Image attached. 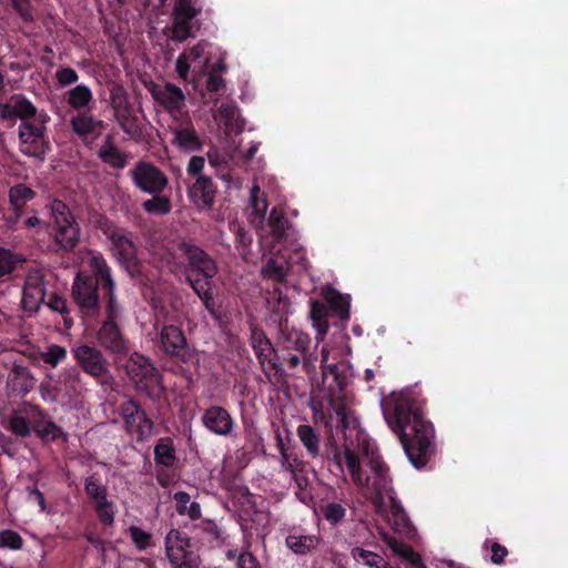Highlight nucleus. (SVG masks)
Listing matches in <instances>:
<instances>
[{
  "label": "nucleus",
  "mask_w": 568,
  "mask_h": 568,
  "mask_svg": "<svg viewBox=\"0 0 568 568\" xmlns=\"http://www.w3.org/2000/svg\"><path fill=\"white\" fill-rule=\"evenodd\" d=\"M89 222L94 227L101 230L103 233L112 225V222L104 215L97 211H93L89 215Z\"/></svg>",
  "instance_id": "nucleus-60"
},
{
  "label": "nucleus",
  "mask_w": 568,
  "mask_h": 568,
  "mask_svg": "<svg viewBox=\"0 0 568 568\" xmlns=\"http://www.w3.org/2000/svg\"><path fill=\"white\" fill-rule=\"evenodd\" d=\"M164 545L171 568H200L201 558L191 549V539L179 529L166 534Z\"/></svg>",
  "instance_id": "nucleus-5"
},
{
  "label": "nucleus",
  "mask_w": 568,
  "mask_h": 568,
  "mask_svg": "<svg viewBox=\"0 0 568 568\" xmlns=\"http://www.w3.org/2000/svg\"><path fill=\"white\" fill-rule=\"evenodd\" d=\"M390 513L392 517L389 518V523L395 527V529H404L407 526V516L400 506V504L390 495Z\"/></svg>",
  "instance_id": "nucleus-49"
},
{
  "label": "nucleus",
  "mask_w": 568,
  "mask_h": 568,
  "mask_svg": "<svg viewBox=\"0 0 568 568\" xmlns=\"http://www.w3.org/2000/svg\"><path fill=\"white\" fill-rule=\"evenodd\" d=\"M104 235L113 243L115 248H123L125 245L133 246L130 233L121 227L111 225Z\"/></svg>",
  "instance_id": "nucleus-45"
},
{
  "label": "nucleus",
  "mask_w": 568,
  "mask_h": 568,
  "mask_svg": "<svg viewBox=\"0 0 568 568\" xmlns=\"http://www.w3.org/2000/svg\"><path fill=\"white\" fill-rule=\"evenodd\" d=\"M334 459L339 468H342V463L345 464L353 484L358 489L361 486L367 485L366 473L362 470L359 457L349 446H345L342 454L336 453Z\"/></svg>",
  "instance_id": "nucleus-23"
},
{
  "label": "nucleus",
  "mask_w": 568,
  "mask_h": 568,
  "mask_svg": "<svg viewBox=\"0 0 568 568\" xmlns=\"http://www.w3.org/2000/svg\"><path fill=\"white\" fill-rule=\"evenodd\" d=\"M345 508L337 503L327 504L323 509L325 519L333 524L342 521L345 517Z\"/></svg>",
  "instance_id": "nucleus-54"
},
{
  "label": "nucleus",
  "mask_w": 568,
  "mask_h": 568,
  "mask_svg": "<svg viewBox=\"0 0 568 568\" xmlns=\"http://www.w3.org/2000/svg\"><path fill=\"white\" fill-rule=\"evenodd\" d=\"M202 422L204 426L212 433L221 436L231 434L233 429V419L229 412L220 406H211L207 408L203 416Z\"/></svg>",
  "instance_id": "nucleus-22"
},
{
  "label": "nucleus",
  "mask_w": 568,
  "mask_h": 568,
  "mask_svg": "<svg viewBox=\"0 0 568 568\" xmlns=\"http://www.w3.org/2000/svg\"><path fill=\"white\" fill-rule=\"evenodd\" d=\"M389 425L399 435L410 463L416 468L425 466L430 454L433 427L424 420L419 409L406 402H398Z\"/></svg>",
  "instance_id": "nucleus-1"
},
{
  "label": "nucleus",
  "mask_w": 568,
  "mask_h": 568,
  "mask_svg": "<svg viewBox=\"0 0 568 568\" xmlns=\"http://www.w3.org/2000/svg\"><path fill=\"white\" fill-rule=\"evenodd\" d=\"M160 343L163 351L172 357L185 361L190 355L184 333L178 326H164L160 332Z\"/></svg>",
  "instance_id": "nucleus-19"
},
{
  "label": "nucleus",
  "mask_w": 568,
  "mask_h": 568,
  "mask_svg": "<svg viewBox=\"0 0 568 568\" xmlns=\"http://www.w3.org/2000/svg\"><path fill=\"white\" fill-rule=\"evenodd\" d=\"M491 556L490 560L495 565H501L505 561V557L508 555V550L505 546L499 542H493L490 546Z\"/></svg>",
  "instance_id": "nucleus-62"
},
{
  "label": "nucleus",
  "mask_w": 568,
  "mask_h": 568,
  "mask_svg": "<svg viewBox=\"0 0 568 568\" xmlns=\"http://www.w3.org/2000/svg\"><path fill=\"white\" fill-rule=\"evenodd\" d=\"M201 527L204 532L212 537V540L223 541V531L222 529L212 520H205L201 524Z\"/></svg>",
  "instance_id": "nucleus-63"
},
{
  "label": "nucleus",
  "mask_w": 568,
  "mask_h": 568,
  "mask_svg": "<svg viewBox=\"0 0 568 568\" xmlns=\"http://www.w3.org/2000/svg\"><path fill=\"white\" fill-rule=\"evenodd\" d=\"M85 493L94 500L95 504L104 501L106 498V487L99 484L98 479L90 476L84 483Z\"/></svg>",
  "instance_id": "nucleus-47"
},
{
  "label": "nucleus",
  "mask_w": 568,
  "mask_h": 568,
  "mask_svg": "<svg viewBox=\"0 0 568 568\" xmlns=\"http://www.w3.org/2000/svg\"><path fill=\"white\" fill-rule=\"evenodd\" d=\"M126 374L135 389L152 399L159 398L164 388L161 375L150 358L142 354H131L126 365Z\"/></svg>",
  "instance_id": "nucleus-3"
},
{
  "label": "nucleus",
  "mask_w": 568,
  "mask_h": 568,
  "mask_svg": "<svg viewBox=\"0 0 568 568\" xmlns=\"http://www.w3.org/2000/svg\"><path fill=\"white\" fill-rule=\"evenodd\" d=\"M45 207L52 219V234L60 248H74L80 241L81 227L69 205L59 199L51 200Z\"/></svg>",
  "instance_id": "nucleus-2"
},
{
  "label": "nucleus",
  "mask_w": 568,
  "mask_h": 568,
  "mask_svg": "<svg viewBox=\"0 0 568 568\" xmlns=\"http://www.w3.org/2000/svg\"><path fill=\"white\" fill-rule=\"evenodd\" d=\"M23 262L24 258L13 254L12 251H0V277L11 273L18 264Z\"/></svg>",
  "instance_id": "nucleus-46"
},
{
  "label": "nucleus",
  "mask_w": 568,
  "mask_h": 568,
  "mask_svg": "<svg viewBox=\"0 0 568 568\" xmlns=\"http://www.w3.org/2000/svg\"><path fill=\"white\" fill-rule=\"evenodd\" d=\"M285 545L296 555H307L315 550L320 545L317 535H290L285 539Z\"/></svg>",
  "instance_id": "nucleus-29"
},
{
  "label": "nucleus",
  "mask_w": 568,
  "mask_h": 568,
  "mask_svg": "<svg viewBox=\"0 0 568 568\" xmlns=\"http://www.w3.org/2000/svg\"><path fill=\"white\" fill-rule=\"evenodd\" d=\"M90 265L92 271L104 281L105 286L109 288L110 303H113L114 283L106 263L100 256H92Z\"/></svg>",
  "instance_id": "nucleus-38"
},
{
  "label": "nucleus",
  "mask_w": 568,
  "mask_h": 568,
  "mask_svg": "<svg viewBox=\"0 0 568 568\" xmlns=\"http://www.w3.org/2000/svg\"><path fill=\"white\" fill-rule=\"evenodd\" d=\"M99 158L105 164L114 169H123L126 165V155L121 152L113 143V138L108 135L104 144L98 152Z\"/></svg>",
  "instance_id": "nucleus-28"
},
{
  "label": "nucleus",
  "mask_w": 568,
  "mask_h": 568,
  "mask_svg": "<svg viewBox=\"0 0 568 568\" xmlns=\"http://www.w3.org/2000/svg\"><path fill=\"white\" fill-rule=\"evenodd\" d=\"M351 555L357 562H363L364 565L374 568H382L383 558L376 552L366 550L361 547H355L351 550Z\"/></svg>",
  "instance_id": "nucleus-42"
},
{
  "label": "nucleus",
  "mask_w": 568,
  "mask_h": 568,
  "mask_svg": "<svg viewBox=\"0 0 568 568\" xmlns=\"http://www.w3.org/2000/svg\"><path fill=\"white\" fill-rule=\"evenodd\" d=\"M33 430L43 439L55 440L62 436V429L51 420H40L33 425Z\"/></svg>",
  "instance_id": "nucleus-44"
},
{
  "label": "nucleus",
  "mask_w": 568,
  "mask_h": 568,
  "mask_svg": "<svg viewBox=\"0 0 568 568\" xmlns=\"http://www.w3.org/2000/svg\"><path fill=\"white\" fill-rule=\"evenodd\" d=\"M367 455L366 465L368 474H366L367 485L361 486L362 491L374 495V504L381 507L384 503V495L394 494L392 487V477L385 462L378 454L371 453Z\"/></svg>",
  "instance_id": "nucleus-4"
},
{
  "label": "nucleus",
  "mask_w": 568,
  "mask_h": 568,
  "mask_svg": "<svg viewBox=\"0 0 568 568\" xmlns=\"http://www.w3.org/2000/svg\"><path fill=\"white\" fill-rule=\"evenodd\" d=\"M37 193L26 184H17L9 191V201L11 205L20 210L27 202L32 201Z\"/></svg>",
  "instance_id": "nucleus-36"
},
{
  "label": "nucleus",
  "mask_w": 568,
  "mask_h": 568,
  "mask_svg": "<svg viewBox=\"0 0 568 568\" xmlns=\"http://www.w3.org/2000/svg\"><path fill=\"white\" fill-rule=\"evenodd\" d=\"M22 148L21 152L28 156L44 160L45 154L50 151V143L45 135L41 138H31L28 141H20Z\"/></svg>",
  "instance_id": "nucleus-33"
},
{
  "label": "nucleus",
  "mask_w": 568,
  "mask_h": 568,
  "mask_svg": "<svg viewBox=\"0 0 568 568\" xmlns=\"http://www.w3.org/2000/svg\"><path fill=\"white\" fill-rule=\"evenodd\" d=\"M281 466L288 471L292 478L301 486L298 474L304 471L305 464L295 454L287 453L281 456Z\"/></svg>",
  "instance_id": "nucleus-40"
},
{
  "label": "nucleus",
  "mask_w": 568,
  "mask_h": 568,
  "mask_svg": "<svg viewBox=\"0 0 568 568\" xmlns=\"http://www.w3.org/2000/svg\"><path fill=\"white\" fill-rule=\"evenodd\" d=\"M121 413L126 430L134 435L138 440H144L151 436L153 433V422L135 400H125L121 406Z\"/></svg>",
  "instance_id": "nucleus-11"
},
{
  "label": "nucleus",
  "mask_w": 568,
  "mask_h": 568,
  "mask_svg": "<svg viewBox=\"0 0 568 568\" xmlns=\"http://www.w3.org/2000/svg\"><path fill=\"white\" fill-rule=\"evenodd\" d=\"M288 270V263L280 256H272L262 267V274L264 277L276 282H283L285 280Z\"/></svg>",
  "instance_id": "nucleus-32"
},
{
  "label": "nucleus",
  "mask_w": 568,
  "mask_h": 568,
  "mask_svg": "<svg viewBox=\"0 0 568 568\" xmlns=\"http://www.w3.org/2000/svg\"><path fill=\"white\" fill-rule=\"evenodd\" d=\"M156 464L171 467L175 463V450L170 439H161L154 447Z\"/></svg>",
  "instance_id": "nucleus-37"
},
{
  "label": "nucleus",
  "mask_w": 568,
  "mask_h": 568,
  "mask_svg": "<svg viewBox=\"0 0 568 568\" xmlns=\"http://www.w3.org/2000/svg\"><path fill=\"white\" fill-rule=\"evenodd\" d=\"M98 290L99 284L92 277L77 275L72 286V296L83 312L89 313L99 308Z\"/></svg>",
  "instance_id": "nucleus-14"
},
{
  "label": "nucleus",
  "mask_w": 568,
  "mask_h": 568,
  "mask_svg": "<svg viewBox=\"0 0 568 568\" xmlns=\"http://www.w3.org/2000/svg\"><path fill=\"white\" fill-rule=\"evenodd\" d=\"M10 2L22 21L32 22L34 20L31 0H10Z\"/></svg>",
  "instance_id": "nucleus-52"
},
{
  "label": "nucleus",
  "mask_w": 568,
  "mask_h": 568,
  "mask_svg": "<svg viewBox=\"0 0 568 568\" xmlns=\"http://www.w3.org/2000/svg\"><path fill=\"white\" fill-rule=\"evenodd\" d=\"M47 123H39L36 120H24L21 121L18 134L20 141H28L31 138H41L44 135Z\"/></svg>",
  "instance_id": "nucleus-39"
},
{
  "label": "nucleus",
  "mask_w": 568,
  "mask_h": 568,
  "mask_svg": "<svg viewBox=\"0 0 568 568\" xmlns=\"http://www.w3.org/2000/svg\"><path fill=\"white\" fill-rule=\"evenodd\" d=\"M151 94L174 119L182 113L185 95L178 85L168 82L163 87H154Z\"/></svg>",
  "instance_id": "nucleus-16"
},
{
  "label": "nucleus",
  "mask_w": 568,
  "mask_h": 568,
  "mask_svg": "<svg viewBox=\"0 0 568 568\" xmlns=\"http://www.w3.org/2000/svg\"><path fill=\"white\" fill-rule=\"evenodd\" d=\"M114 116L119 126L128 136L133 140H139L142 136V128L135 115L133 105L114 112Z\"/></svg>",
  "instance_id": "nucleus-26"
},
{
  "label": "nucleus",
  "mask_w": 568,
  "mask_h": 568,
  "mask_svg": "<svg viewBox=\"0 0 568 568\" xmlns=\"http://www.w3.org/2000/svg\"><path fill=\"white\" fill-rule=\"evenodd\" d=\"M217 193V187L213 180L206 175H199L192 185L187 189L189 200L199 209V210H210L212 209L215 196Z\"/></svg>",
  "instance_id": "nucleus-17"
},
{
  "label": "nucleus",
  "mask_w": 568,
  "mask_h": 568,
  "mask_svg": "<svg viewBox=\"0 0 568 568\" xmlns=\"http://www.w3.org/2000/svg\"><path fill=\"white\" fill-rule=\"evenodd\" d=\"M41 359L51 365L52 367H57L61 361L67 357V349L60 345H50L45 352L40 354Z\"/></svg>",
  "instance_id": "nucleus-48"
},
{
  "label": "nucleus",
  "mask_w": 568,
  "mask_h": 568,
  "mask_svg": "<svg viewBox=\"0 0 568 568\" xmlns=\"http://www.w3.org/2000/svg\"><path fill=\"white\" fill-rule=\"evenodd\" d=\"M142 207L146 213L155 215H166L172 210L171 199L168 195H152L151 199L142 203Z\"/></svg>",
  "instance_id": "nucleus-35"
},
{
  "label": "nucleus",
  "mask_w": 568,
  "mask_h": 568,
  "mask_svg": "<svg viewBox=\"0 0 568 568\" xmlns=\"http://www.w3.org/2000/svg\"><path fill=\"white\" fill-rule=\"evenodd\" d=\"M236 568H261V566L252 552L243 551L236 557Z\"/></svg>",
  "instance_id": "nucleus-58"
},
{
  "label": "nucleus",
  "mask_w": 568,
  "mask_h": 568,
  "mask_svg": "<svg viewBox=\"0 0 568 568\" xmlns=\"http://www.w3.org/2000/svg\"><path fill=\"white\" fill-rule=\"evenodd\" d=\"M322 294L331 308L342 318L347 320L349 316V303L347 297L339 294L333 287H324Z\"/></svg>",
  "instance_id": "nucleus-31"
},
{
  "label": "nucleus",
  "mask_w": 568,
  "mask_h": 568,
  "mask_svg": "<svg viewBox=\"0 0 568 568\" xmlns=\"http://www.w3.org/2000/svg\"><path fill=\"white\" fill-rule=\"evenodd\" d=\"M23 546V539L21 536L11 529L0 531V547L9 548L12 550L21 549Z\"/></svg>",
  "instance_id": "nucleus-50"
},
{
  "label": "nucleus",
  "mask_w": 568,
  "mask_h": 568,
  "mask_svg": "<svg viewBox=\"0 0 568 568\" xmlns=\"http://www.w3.org/2000/svg\"><path fill=\"white\" fill-rule=\"evenodd\" d=\"M55 79L61 87H68L78 82L79 74L74 69L65 67L55 72Z\"/></svg>",
  "instance_id": "nucleus-55"
},
{
  "label": "nucleus",
  "mask_w": 568,
  "mask_h": 568,
  "mask_svg": "<svg viewBox=\"0 0 568 568\" xmlns=\"http://www.w3.org/2000/svg\"><path fill=\"white\" fill-rule=\"evenodd\" d=\"M172 133L173 139L171 143L180 152L196 153L202 151L205 142L199 135L190 119H186L185 121L181 122L180 125L173 128Z\"/></svg>",
  "instance_id": "nucleus-15"
},
{
  "label": "nucleus",
  "mask_w": 568,
  "mask_h": 568,
  "mask_svg": "<svg viewBox=\"0 0 568 568\" xmlns=\"http://www.w3.org/2000/svg\"><path fill=\"white\" fill-rule=\"evenodd\" d=\"M253 348L266 375L280 371L277 354L271 342L263 333H254L252 337Z\"/></svg>",
  "instance_id": "nucleus-21"
},
{
  "label": "nucleus",
  "mask_w": 568,
  "mask_h": 568,
  "mask_svg": "<svg viewBox=\"0 0 568 568\" xmlns=\"http://www.w3.org/2000/svg\"><path fill=\"white\" fill-rule=\"evenodd\" d=\"M9 429L17 436L27 437L31 433L30 424L21 415H13L9 420Z\"/></svg>",
  "instance_id": "nucleus-53"
},
{
  "label": "nucleus",
  "mask_w": 568,
  "mask_h": 568,
  "mask_svg": "<svg viewBox=\"0 0 568 568\" xmlns=\"http://www.w3.org/2000/svg\"><path fill=\"white\" fill-rule=\"evenodd\" d=\"M70 128L78 138L85 141L89 136H99L104 129V122L95 119L90 111H81L71 116Z\"/></svg>",
  "instance_id": "nucleus-20"
},
{
  "label": "nucleus",
  "mask_w": 568,
  "mask_h": 568,
  "mask_svg": "<svg viewBox=\"0 0 568 568\" xmlns=\"http://www.w3.org/2000/svg\"><path fill=\"white\" fill-rule=\"evenodd\" d=\"M297 437L306 449L307 454L315 458L320 455V434L310 425H300L296 429Z\"/></svg>",
  "instance_id": "nucleus-30"
},
{
  "label": "nucleus",
  "mask_w": 568,
  "mask_h": 568,
  "mask_svg": "<svg viewBox=\"0 0 568 568\" xmlns=\"http://www.w3.org/2000/svg\"><path fill=\"white\" fill-rule=\"evenodd\" d=\"M133 184L143 193L158 195L169 185L166 174L155 164L139 161L130 171Z\"/></svg>",
  "instance_id": "nucleus-6"
},
{
  "label": "nucleus",
  "mask_w": 568,
  "mask_h": 568,
  "mask_svg": "<svg viewBox=\"0 0 568 568\" xmlns=\"http://www.w3.org/2000/svg\"><path fill=\"white\" fill-rule=\"evenodd\" d=\"M45 298L44 277L40 271H31L27 275L22 305L28 312H37Z\"/></svg>",
  "instance_id": "nucleus-18"
},
{
  "label": "nucleus",
  "mask_w": 568,
  "mask_h": 568,
  "mask_svg": "<svg viewBox=\"0 0 568 568\" xmlns=\"http://www.w3.org/2000/svg\"><path fill=\"white\" fill-rule=\"evenodd\" d=\"M190 265L187 277L192 283L194 291L201 296L206 294L207 280L212 278L216 272L215 262L205 253V251H190Z\"/></svg>",
  "instance_id": "nucleus-9"
},
{
  "label": "nucleus",
  "mask_w": 568,
  "mask_h": 568,
  "mask_svg": "<svg viewBox=\"0 0 568 568\" xmlns=\"http://www.w3.org/2000/svg\"><path fill=\"white\" fill-rule=\"evenodd\" d=\"M205 165V159L203 156L193 155L186 166V172L190 176L197 178L203 175L202 171Z\"/></svg>",
  "instance_id": "nucleus-59"
},
{
  "label": "nucleus",
  "mask_w": 568,
  "mask_h": 568,
  "mask_svg": "<svg viewBox=\"0 0 568 568\" xmlns=\"http://www.w3.org/2000/svg\"><path fill=\"white\" fill-rule=\"evenodd\" d=\"M310 317L312 326L316 331L315 341L318 344L325 339L329 327L327 306L322 302L313 301L311 303Z\"/></svg>",
  "instance_id": "nucleus-25"
},
{
  "label": "nucleus",
  "mask_w": 568,
  "mask_h": 568,
  "mask_svg": "<svg viewBox=\"0 0 568 568\" xmlns=\"http://www.w3.org/2000/svg\"><path fill=\"white\" fill-rule=\"evenodd\" d=\"M72 352L84 373L94 378H103L109 375V362L99 348L83 344L74 347Z\"/></svg>",
  "instance_id": "nucleus-12"
},
{
  "label": "nucleus",
  "mask_w": 568,
  "mask_h": 568,
  "mask_svg": "<svg viewBox=\"0 0 568 568\" xmlns=\"http://www.w3.org/2000/svg\"><path fill=\"white\" fill-rule=\"evenodd\" d=\"M97 339L106 351L118 356H125L129 353V342L115 323L113 303H110L108 318L98 331Z\"/></svg>",
  "instance_id": "nucleus-10"
},
{
  "label": "nucleus",
  "mask_w": 568,
  "mask_h": 568,
  "mask_svg": "<svg viewBox=\"0 0 568 568\" xmlns=\"http://www.w3.org/2000/svg\"><path fill=\"white\" fill-rule=\"evenodd\" d=\"M331 405L343 429L355 428L358 426V422L357 418L354 416V413L349 410L344 403H337L335 400H332Z\"/></svg>",
  "instance_id": "nucleus-41"
},
{
  "label": "nucleus",
  "mask_w": 568,
  "mask_h": 568,
  "mask_svg": "<svg viewBox=\"0 0 568 568\" xmlns=\"http://www.w3.org/2000/svg\"><path fill=\"white\" fill-rule=\"evenodd\" d=\"M384 541L390 548V550L410 564L414 568H426L425 564L422 560V557L418 552H416L412 546L399 541L395 537L385 536Z\"/></svg>",
  "instance_id": "nucleus-27"
},
{
  "label": "nucleus",
  "mask_w": 568,
  "mask_h": 568,
  "mask_svg": "<svg viewBox=\"0 0 568 568\" xmlns=\"http://www.w3.org/2000/svg\"><path fill=\"white\" fill-rule=\"evenodd\" d=\"M20 119L36 120L39 123H48L50 116L38 108L22 93L12 94L6 103H0V120L14 121Z\"/></svg>",
  "instance_id": "nucleus-7"
},
{
  "label": "nucleus",
  "mask_w": 568,
  "mask_h": 568,
  "mask_svg": "<svg viewBox=\"0 0 568 568\" xmlns=\"http://www.w3.org/2000/svg\"><path fill=\"white\" fill-rule=\"evenodd\" d=\"M131 539L140 550H144L151 546L152 536L150 532L140 527L132 526L129 528Z\"/></svg>",
  "instance_id": "nucleus-51"
},
{
  "label": "nucleus",
  "mask_w": 568,
  "mask_h": 568,
  "mask_svg": "<svg viewBox=\"0 0 568 568\" xmlns=\"http://www.w3.org/2000/svg\"><path fill=\"white\" fill-rule=\"evenodd\" d=\"M201 9L195 8L192 0H175L173 9V39L182 42L193 37V19Z\"/></svg>",
  "instance_id": "nucleus-13"
},
{
  "label": "nucleus",
  "mask_w": 568,
  "mask_h": 568,
  "mask_svg": "<svg viewBox=\"0 0 568 568\" xmlns=\"http://www.w3.org/2000/svg\"><path fill=\"white\" fill-rule=\"evenodd\" d=\"M47 305L61 314L68 313L67 301L58 294L50 295Z\"/></svg>",
  "instance_id": "nucleus-64"
},
{
  "label": "nucleus",
  "mask_w": 568,
  "mask_h": 568,
  "mask_svg": "<svg viewBox=\"0 0 568 568\" xmlns=\"http://www.w3.org/2000/svg\"><path fill=\"white\" fill-rule=\"evenodd\" d=\"M262 239H270L272 246L280 245H294L297 241V232L288 221L286 215L273 207L270 212L266 225L260 230Z\"/></svg>",
  "instance_id": "nucleus-8"
},
{
  "label": "nucleus",
  "mask_w": 568,
  "mask_h": 568,
  "mask_svg": "<svg viewBox=\"0 0 568 568\" xmlns=\"http://www.w3.org/2000/svg\"><path fill=\"white\" fill-rule=\"evenodd\" d=\"M225 87V81L216 72H209L206 79V89L211 93H217Z\"/></svg>",
  "instance_id": "nucleus-61"
},
{
  "label": "nucleus",
  "mask_w": 568,
  "mask_h": 568,
  "mask_svg": "<svg viewBox=\"0 0 568 568\" xmlns=\"http://www.w3.org/2000/svg\"><path fill=\"white\" fill-rule=\"evenodd\" d=\"M64 97L68 105L77 112L91 111L94 103L92 90L83 83L65 92Z\"/></svg>",
  "instance_id": "nucleus-24"
},
{
  "label": "nucleus",
  "mask_w": 568,
  "mask_h": 568,
  "mask_svg": "<svg viewBox=\"0 0 568 568\" xmlns=\"http://www.w3.org/2000/svg\"><path fill=\"white\" fill-rule=\"evenodd\" d=\"M308 335L300 331H290L283 337V349L288 352L297 351L305 354L308 349Z\"/></svg>",
  "instance_id": "nucleus-34"
},
{
  "label": "nucleus",
  "mask_w": 568,
  "mask_h": 568,
  "mask_svg": "<svg viewBox=\"0 0 568 568\" xmlns=\"http://www.w3.org/2000/svg\"><path fill=\"white\" fill-rule=\"evenodd\" d=\"M110 103L114 112L132 106L123 85L114 84L110 90Z\"/></svg>",
  "instance_id": "nucleus-43"
},
{
  "label": "nucleus",
  "mask_w": 568,
  "mask_h": 568,
  "mask_svg": "<svg viewBox=\"0 0 568 568\" xmlns=\"http://www.w3.org/2000/svg\"><path fill=\"white\" fill-rule=\"evenodd\" d=\"M261 190L257 185H254L251 190V202L255 215L260 219H264L267 211V202L265 199L258 200Z\"/></svg>",
  "instance_id": "nucleus-56"
},
{
  "label": "nucleus",
  "mask_w": 568,
  "mask_h": 568,
  "mask_svg": "<svg viewBox=\"0 0 568 568\" xmlns=\"http://www.w3.org/2000/svg\"><path fill=\"white\" fill-rule=\"evenodd\" d=\"M95 510H97L99 518L102 523H104L106 525H111L113 523L114 511H113L112 504L109 503L108 499H105L102 503L95 504Z\"/></svg>",
  "instance_id": "nucleus-57"
}]
</instances>
